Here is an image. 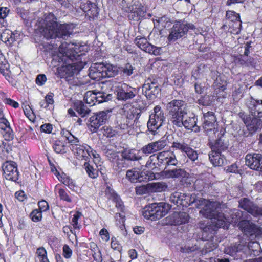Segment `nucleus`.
Here are the masks:
<instances>
[{"instance_id":"24","label":"nucleus","mask_w":262,"mask_h":262,"mask_svg":"<svg viewBox=\"0 0 262 262\" xmlns=\"http://www.w3.org/2000/svg\"><path fill=\"white\" fill-rule=\"evenodd\" d=\"M172 147L185 152L187 157L192 161H194L198 158V155L196 151L190 148L188 144L185 143L173 142Z\"/></svg>"},{"instance_id":"55","label":"nucleus","mask_w":262,"mask_h":262,"mask_svg":"<svg viewBox=\"0 0 262 262\" xmlns=\"http://www.w3.org/2000/svg\"><path fill=\"white\" fill-rule=\"evenodd\" d=\"M115 218L116 219L117 221L119 220V222L120 224V228L123 231V234L124 235L125 234L126 231L125 230L123 231L124 229L125 228L124 224V222H125L124 216L123 215H121V213H116Z\"/></svg>"},{"instance_id":"54","label":"nucleus","mask_w":262,"mask_h":262,"mask_svg":"<svg viewBox=\"0 0 262 262\" xmlns=\"http://www.w3.org/2000/svg\"><path fill=\"white\" fill-rule=\"evenodd\" d=\"M58 193L61 200L65 201L67 202H71V199L68 194V193L63 189H59Z\"/></svg>"},{"instance_id":"21","label":"nucleus","mask_w":262,"mask_h":262,"mask_svg":"<svg viewBox=\"0 0 262 262\" xmlns=\"http://www.w3.org/2000/svg\"><path fill=\"white\" fill-rule=\"evenodd\" d=\"M189 216L185 212H174L166 218L167 223L170 225H179L188 222Z\"/></svg>"},{"instance_id":"33","label":"nucleus","mask_w":262,"mask_h":262,"mask_svg":"<svg viewBox=\"0 0 262 262\" xmlns=\"http://www.w3.org/2000/svg\"><path fill=\"white\" fill-rule=\"evenodd\" d=\"M55 174L57 177L58 179L64 184L65 185L67 186L70 189L74 190L75 188L76 187L75 183L74 180L71 179L68 176L64 173H62L60 174L56 170V172Z\"/></svg>"},{"instance_id":"43","label":"nucleus","mask_w":262,"mask_h":262,"mask_svg":"<svg viewBox=\"0 0 262 262\" xmlns=\"http://www.w3.org/2000/svg\"><path fill=\"white\" fill-rule=\"evenodd\" d=\"M112 111L111 109H107L97 113L95 114V115L97 116V117H98V119L103 124L110 117L112 114Z\"/></svg>"},{"instance_id":"52","label":"nucleus","mask_w":262,"mask_h":262,"mask_svg":"<svg viewBox=\"0 0 262 262\" xmlns=\"http://www.w3.org/2000/svg\"><path fill=\"white\" fill-rule=\"evenodd\" d=\"M23 111L26 116L30 121L33 120L34 119V114L30 106L25 105L24 107H23Z\"/></svg>"},{"instance_id":"5","label":"nucleus","mask_w":262,"mask_h":262,"mask_svg":"<svg viewBox=\"0 0 262 262\" xmlns=\"http://www.w3.org/2000/svg\"><path fill=\"white\" fill-rule=\"evenodd\" d=\"M168 111V121L172 125L174 123L179 124L182 117L187 115L184 101L180 100H173L169 102L166 106Z\"/></svg>"},{"instance_id":"41","label":"nucleus","mask_w":262,"mask_h":262,"mask_svg":"<svg viewBox=\"0 0 262 262\" xmlns=\"http://www.w3.org/2000/svg\"><path fill=\"white\" fill-rule=\"evenodd\" d=\"M85 102L91 106L94 105L97 102L96 93L92 91H88L84 97Z\"/></svg>"},{"instance_id":"30","label":"nucleus","mask_w":262,"mask_h":262,"mask_svg":"<svg viewBox=\"0 0 262 262\" xmlns=\"http://www.w3.org/2000/svg\"><path fill=\"white\" fill-rule=\"evenodd\" d=\"M153 22L155 28L159 31H161L164 28H169L172 24L169 18L166 16L156 17L155 19H153Z\"/></svg>"},{"instance_id":"40","label":"nucleus","mask_w":262,"mask_h":262,"mask_svg":"<svg viewBox=\"0 0 262 262\" xmlns=\"http://www.w3.org/2000/svg\"><path fill=\"white\" fill-rule=\"evenodd\" d=\"M88 127L90 130L93 133H96L99 127L103 125L95 114L90 117Z\"/></svg>"},{"instance_id":"36","label":"nucleus","mask_w":262,"mask_h":262,"mask_svg":"<svg viewBox=\"0 0 262 262\" xmlns=\"http://www.w3.org/2000/svg\"><path fill=\"white\" fill-rule=\"evenodd\" d=\"M209 158L214 166H221L224 164L225 159L221 155V152L211 151L209 154Z\"/></svg>"},{"instance_id":"27","label":"nucleus","mask_w":262,"mask_h":262,"mask_svg":"<svg viewBox=\"0 0 262 262\" xmlns=\"http://www.w3.org/2000/svg\"><path fill=\"white\" fill-rule=\"evenodd\" d=\"M248 107L252 116L254 117H262V100L251 98L248 103Z\"/></svg>"},{"instance_id":"18","label":"nucleus","mask_w":262,"mask_h":262,"mask_svg":"<svg viewBox=\"0 0 262 262\" xmlns=\"http://www.w3.org/2000/svg\"><path fill=\"white\" fill-rule=\"evenodd\" d=\"M246 165L251 169L262 171V155L253 153L248 154L245 157Z\"/></svg>"},{"instance_id":"17","label":"nucleus","mask_w":262,"mask_h":262,"mask_svg":"<svg viewBox=\"0 0 262 262\" xmlns=\"http://www.w3.org/2000/svg\"><path fill=\"white\" fill-rule=\"evenodd\" d=\"M156 159L158 160V164L159 165L175 166L178 163L174 154L171 151H163L159 152L157 155Z\"/></svg>"},{"instance_id":"59","label":"nucleus","mask_w":262,"mask_h":262,"mask_svg":"<svg viewBox=\"0 0 262 262\" xmlns=\"http://www.w3.org/2000/svg\"><path fill=\"white\" fill-rule=\"evenodd\" d=\"M47 81V77L45 74H39L36 78V83L39 86L43 85Z\"/></svg>"},{"instance_id":"62","label":"nucleus","mask_w":262,"mask_h":262,"mask_svg":"<svg viewBox=\"0 0 262 262\" xmlns=\"http://www.w3.org/2000/svg\"><path fill=\"white\" fill-rule=\"evenodd\" d=\"M39 210L41 212H44L49 209V206L48 202L45 200L40 201L38 202Z\"/></svg>"},{"instance_id":"16","label":"nucleus","mask_w":262,"mask_h":262,"mask_svg":"<svg viewBox=\"0 0 262 262\" xmlns=\"http://www.w3.org/2000/svg\"><path fill=\"white\" fill-rule=\"evenodd\" d=\"M136 90L126 83H120L117 90V98L120 100H127L135 97Z\"/></svg>"},{"instance_id":"8","label":"nucleus","mask_w":262,"mask_h":262,"mask_svg":"<svg viewBox=\"0 0 262 262\" xmlns=\"http://www.w3.org/2000/svg\"><path fill=\"white\" fill-rule=\"evenodd\" d=\"M194 25L192 24H185L180 21L176 23L172 28L168 36L169 41H175L183 37L188 31V29H194Z\"/></svg>"},{"instance_id":"38","label":"nucleus","mask_w":262,"mask_h":262,"mask_svg":"<svg viewBox=\"0 0 262 262\" xmlns=\"http://www.w3.org/2000/svg\"><path fill=\"white\" fill-rule=\"evenodd\" d=\"M74 108L82 117H85L90 112V110L82 101H76L74 103Z\"/></svg>"},{"instance_id":"48","label":"nucleus","mask_w":262,"mask_h":262,"mask_svg":"<svg viewBox=\"0 0 262 262\" xmlns=\"http://www.w3.org/2000/svg\"><path fill=\"white\" fill-rule=\"evenodd\" d=\"M10 9L8 7H0V19L3 20L2 23L3 26H5L7 24V22L4 19L8 15Z\"/></svg>"},{"instance_id":"64","label":"nucleus","mask_w":262,"mask_h":262,"mask_svg":"<svg viewBox=\"0 0 262 262\" xmlns=\"http://www.w3.org/2000/svg\"><path fill=\"white\" fill-rule=\"evenodd\" d=\"M3 102L5 104L11 105L15 108H18L19 105L18 102L10 98H5L4 99Z\"/></svg>"},{"instance_id":"14","label":"nucleus","mask_w":262,"mask_h":262,"mask_svg":"<svg viewBox=\"0 0 262 262\" xmlns=\"http://www.w3.org/2000/svg\"><path fill=\"white\" fill-rule=\"evenodd\" d=\"M103 152L108 160L117 167L116 169L117 170H121L123 168L126 167L125 161L120 157L119 152L107 147L103 149Z\"/></svg>"},{"instance_id":"15","label":"nucleus","mask_w":262,"mask_h":262,"mask_svg":"<svg viewBox=\"0 0 262 262\" xmlns=\"http://www.w3.org/2000/svg\"><path fill=\"white\" fill-rule=\"evenodd\" d=\"M5 178L9 180L16 181L18 179L16 163L13 161H7L2 166Z\"/></svg>"},{"instance_id":"9","label":"nucleus","mask_w":262,"mask_h":262,"mask_svg":"<svg viewBox=\"0 0 262 262\" xmlns=\"http://www.w3.org/2000/svg\"><path fill=\"white\" fill-rule=\"evenodd\" d=\"M216 119L213 112L208 111L203 114L202 127L209 136L214 135L216 131Z\"/></svg>"},{"instance_id":"12","label":"nucleus","mask_w":262,"mask_h":262,"mask_svg":"<svg viewBox=\"0 0 262 262\" xmlns=\"http://www.w3.org/2000/svg\"><path fill=\"white\" fill-rule=\"evenodd\" d=\"M135 43L142 50L154 55H159L161 53V48L150 43L147 39L141 36H137L135 40Z\"/></svg>"},{"instance_id":"46","label":"nucleus","mask_w":262,"mask_h":262,"mask_svg":"<svg viewBox=\"0 0 262 262\" xmlns=\"http://www.w3.org/2000/svg\"><path fill=\"white\" fill-rule=\"evenodd\" d=\"M54 151L58 154L65 152V147L63 143L60 141H56L53 146Z\"/></svg>"},{"instance_id":"63","label":"nucleus","mask_w":262,"mask_h":262,"mask_svg":"<svg viewBox=\"0 0 262 262\" xmlns=\"http://www.w3.org/2000/svg\"><path fill=\"white\" fill-rule=\"evenodd\" d=\"M248 247L250 250L253 251H257V250L260 248L259 243L256 242H250L248 243Z\"/></svg>"},{"instance_id":"32","label":"nucleus","mask_w":262,"mask_h":262,"mask_svg":"<svg viewBox=\"0 0 262 262\" xmlns=\"http://www.w3.org/2000/svg\"><path fill=\"white\" fill-rule=\"evenodd\" d=\"M224 137L222 136L216 140L211 146V151L213 152H222L226 150L228 148V144L225 141Z\"/></svg>"},{"instance_id":"34","label":"nucleus","mask_w":262,"mask_h":262,"mask_svg":"<svg viewBox=\"0 0 262 262\" xmlns=\"http://www.w3.org/2000/svg\"><path fill=\"white\" fill-rule=\"evenodd\" d=\"M122 158L129 161H137L141 159L139 152L135 149H124L122 152Z\"/></svg>"},{"instance_id":"39","label":"nucleus","mask_w":262,"mask_h":262,"mask_svg":"<svg viewBox=\"0 0 262 262\" xmlns=\"http://www.w3.org/2000/svg\"><path fill=\"white\" fill-rule=\"evenodd\" d=\"M89 76L91 79L97 80L104 78L103 73L99 71V68H98V63L95 64L90 68Z\"/></svg>"},{"instance_id":"28","label":"nucleus","mask_w":262,"mask_h":262,"mask_svg":"<svg viewBox=\"0 0 262 262\" xmlns=\"http://www.w3.org/2000/svg\"><path fill=\"white\" fill-rule=\"evenodd\" d=\"M98 68L103 73L104 78L114 77L118 73L117 67L112 64L98 63Z\"/></svg>"},{"instance_id":"13","label":"nucleus","mask_w":262,"mask_h":262,"mask_svg":"<svg viewBox=\"0 0 262 262\" xmlns=\"http://www.w3.org/2000/svg\"><path fill=\"white\" fill-rule=\"evenodd\" d=\"M197 118L193 114H190L189 115H186L184 117H182L180 121V124L174 123L173 126L177 127H182L184 126L186 129L191 130L194 132L200 131V127L197 125Z\"/></svg>"},{"instance_id":"11","label":"nucleus","mask_w":262,"mask_h":262,"mask_svg":"<svg viewBox=\"0 0 262 262\" xmlns=\"http://www.w3.org/2000/svg\"><path fill=\"white\" fill-rule=\"evenodd\" d=\"M123 110L126 118V122L121 123L118 125L119 128L122 130L127 129L130 124V121L134 120L135 121L140 116V111L137 108L131 105H124Z\"/></svg>"},{"instance_id":"7","label":"nucleus","mask_w":262,"mask_h":262,"mask_svg":"<svg viewBox=\"0 0 262 262\" xmlns=\"http://www.w3.org/2000/svg\"><path fill=\"white\" fill-rule=\"evenodd\" d=\"M164 119V113L161 107L159 105L156 106L154 108V112L150 115L147 122L148 130L155 135L157 130L162 125Z\"/></svg>"},{"instance_id":"35","label":"nucleus","mask_w":262,"mask_h":262,"mask_svg":"<svg viewBox=\"0 0 262 262\" xmlns=\"http://www.w3.org/2000/svg\"><path fill=\"white\" fill-rule=\"evenodd\" d=\"M229 27L228 31L232 34H238L242 29V21L240 19L232 22H229L228 25H224L222 28L224 30L226 29Z\"/></svg>"},{"instance_id":"49","label":"nucleus","mask_w":262,"mask_h":262,"mask_svg":"<svg viewBox=\"0 0 262 262\" xmlns=\"http://www.w3.org/2000/svg\"><path fill=\"white\" fill-rule=\"evenodd\" d=\"M82 216L81 213L77 211L73 215V217L72 219V224L74 229H80L81 225L78 223V220Z\"/></svg>"},{"instance_id":"10","label":"nucleus","mask_w":262,"mask_h":262,"mask_svg":"<svg viewBox=\"0 0 262 262\" xmlns=\"http://www.w3.org/2000/svg\"><path fill=\"white\" fill-rule=\"evenodd\" d=\"M126 178L132 182H141L155 178L153 173L148 172L146 173L143 171H140L137 168H133L126 172Z\"/></svg>"},{"instance_id":"29","label":"nucleus","mask_w":262,"mask_h":262,"mask_svg":"<svg viewBox=\"0 0 262 262\" xmlns=\"http://www.w3.org/2000/svg\"><path fill=\"white\" fill-rule=\"evenodd\" d=\"M17 33L13 32L9 29L5 30L1 35V39L7 46H11L17 39Z\"/></svg>"},{"instance_id":"3","label":"nucleus","mask_w":262,"mask_h":262,"mask_svg":"<svg viewBox=\"0 0 262 262\" xmlns=\"http://www.w3.org/2000/svg\"><path fill=\"white\" fill-rule=\"evenodd\" d=\"M37 29L47 39H66L69 37L73 32L71 25L59 24L57 21V18L51 13L45 14V19L38 21Z\"/></svg>"},{"instance_id":"53","label":"nucleus","mask_w":262,"mask_h":262,"mask_svg":"<svg viewBox=\"0 0 262 262\" xmlns=\"http://www.w3.org/2000/svg\"><path fill=\"white\" fill-rule=\"evenodd\" d=\"M117 134V132L109 126L103 127V135L107 138H111L115 136Z\"/></svg>"},{"instance_id":"57","label":"nucleus","mask_w":262,"mask_h":262,"mask_svg":"<svg viewBox=\"0 0 262 262\" xmlns=\"http://www.w3.org/2000/svg\"><path fill=\"white\" fill-rule=\"evenodd\" d=\"M133 66L129 63H127L122 67V72L126 76L131 75L133 74Z\"/></svg>"},{"instance_id":"60","label":"nucleus","mask_w":262,"mask_h":262,"mask_svg":"<svg viewBox=\"0 0 262 262\" xmlns=\"http://www.w3.org/2000/svg\"><path fill=\"white\" fill-rule=\"evenodd\" d=\"M99 235L104 242H107L110 239L109 233L105 228H103L100 231Z\"/></svg>"},{"instance_id":"19","label":"nucleus","mask_w":262,"mask_h":262,"mask_svg":"<svg viewBox=\"0 0 262 262\" xmlns=\"http://www.w3.org/2000/svg\"><path fill=\"white\" fill-rule=\"evenodd\" d=\"M167 141L166 139L162 138L158 141L149 143L143 146L141 148V151L146 155L151 154L163 149L167 145Z\"/></svg>"},{"instance_id":"31","label":"nucleus","mask_w":262,"mask_h":262,"mask_svg":"<svg viewBox=\"0 0 262 262\" xmlns=\"http://www.w3.org/2000/svg\"><path fill=\"white\" fill-rule=\"evenodd\" d=\"M165 176L167 178H181L188 177V173L184 169L174 168L163 171Z\"/></svg>"},{"instance_id":"2","label":"nucleus","mask_w":262,"mask_h":262,"mask_svg":"<svg viewBox=\"0 0 262 262\" xmlns=\"http://www.w3.org/2000/svg\"><path fill=\"white\" fill-rule=\"evenodd\" d=\"M203 206L200 211V213L203 216L211 220L212 229L215 230L219 228L228 229V226L232 222L235 223L240 219L242 212L237 210L234 214L232 220L226 217L224 214L220 212L219 204L216 202H210L209 200L200 199L197 202V208Z\"/></svg>"},{"instance_id":"26","label":"nucleus","mask_w":262,"mask_h":262,"mask_svg":"<svg viewBox=\"0 0 262 262\" xmlns=\"http://www.w3.org/2000/svg\"><path fill=\"white\" fill-rule=\"evenodd\" d=\"M239 207L253 216L256 217L259 206L247 198H243L239 201Z\"/></svg>"},{"instance_id":"37","label":"nucleus","mask_w":262,"mask_h":262,"mask_svg":"<svg viewBox=\"0 0 262 262\" xmlns=\"http://www.w3.org/2000/svg\"><path fill=\"white\" fill-rule=\"evenodd\" d=\"M148 188L150 189V193L161 192L167 189V185L163 182H153L148 183Z\"/></svg>"},{"instance_id":"42","label":"nucleus","mask_w":262,"mask_h":262,"mask_svg":"<svg viewBox=\"0 0 262 262\" xmlns=\"http://www.w3.org/2000/svg\"><path fill=\"white\" fill-rule=\"evenodd\" d=\"M84 166L85 171L89 177L92 179H95L98 176V170L96 168H95L89 163L85 162L84 164Z\"/></svg>"},{"instance_id":"56","label":"nucleus","mask_w":262,"mask_h":262,"mask_svg":"<svg viewBox=\"0 0 262 262\" xmlns=\"http://www.w3.org/2000/svg\"><path fill=\"white\" fill-rule=\"evenodd\" d=\"M112 196L113 201L116 202V207L118 208L120 210H122L123 208V202L120 200L118 195L116 193L113 192Z\"/></svg>"},{"instance_id":"6","label":"nucleus","mask_w":262,"mask_h":262,"mask_svg":"<svg viewBox=\"0 0 262 262\" xmlns=\"http://www.w3.org/2000/svg\"><path fill=\"white\" fill-rule=\"evenodd\" d=\"M168 206L166 203H152L144 208L142 214L148 220L155 221L159 220L167 214Z\"/></svg>"},{"instance_id":"44","label":"nucleus","mask_w":262,"mask_h":262,"mask_svg":"<svg viewBox=\"0 0 262 262\" xmlns=\"http://www.w3.org/2000/svg\"><path fill=\"white\" fill-rule=\"evenodd\" d=\"M8 68L9 64L5 57L0 54V72L5 77L8 76Z\"/></svg>"},{"instance_id":"25","label":"nucleus","mask_w":262,"mask_h":262,"mask_svg":"<svg viewBox=\"0 0 262 262\" xmlns=\"http://www.w3.org/2000/svg\"><path fill=\"white\" fill-rule=\"evenodd\" d=\"M80 8L89 17L94 18L98 15V8L96 5L88 0H82L80 4Z\"/></svg>"},{"instance_id":"23","label":"nucleus","mask_w":262,"mask_h":262,"mask_svg":"<svg viewBox=\"0 0 262 262\" xmlns=\"http://www.w3.org/2000/svg\"><path fill=\"white\" fill-rule=\"evenodd\" d=\"M142 90L147 98L153 99L157 96L160 89L156 82H147L143 85Z\"/></svg>"},{"instance_id":"45","label":"nucleus","mask_w":262,"mask_h":262,"mask_svg":"<svg viewBox=\"0 0 262 262\" xmlns=\"http://www.w3.org/2000/svg\"><path fill=\"white\" fill-rule=\"evenodd\" d=\"M36 254L40 262H49L47 258V251L43 247L37 248Z\"/></svg>"},{"instance_id":"50","label":"nucleus","mask_w":262,"mask_h":262,"mask_svg":"<svg viewBox=\"0 0 262 262\" xmlns=\"http://www.w3.org/2000/svg\"><path fill=\"white\" fill-rule=\"evenodd\" d=\"M42 212L39 209H35L31 212L30 217L33 221L35 222H38L42 218Z\"/></svg>"},{"instance_id":"58","label":"nucleus","mask_w":262,"mask_h":262,"mask_svg":"<svg viewBox=\"0 0 262 262\" xmlns=\"http://www.w3.org/2000/svg\"><path fill=\"white\" fill-rule=\"evenodd\" d=\"M155 158H156L155 155L150 156L146 163V167L150 169H154L156 167L155 164L153 162Z\"/></svg>"},{"instance_id":"1","label":"nucleus","mask_w":262,"mask_h":262,"mask_svg":"<svg viewBox=\"0 0 262 262\" xmlns=\"http://www.w3.org/2000/svg\"><path fill=\"white\" fill-rule=\"evenodd\" d=\"M79 47L74 43H62L59 47L57 55H54L53 59L59 62H63L61 71L66 78L72 77L78 73L84 67L81 61V54L78 53Z\"/></svg>"},{"instance_id":"20","label":"nucleus","mask_w":262,"mask_h":262,"mask_svg":"<svg viewBox=\"0 0 262 262\" xmlns=\"http://www.w3.org/2000/svg\"><path fill=\"white\" fill-rule=\"evenodd\" d=\"M0 133L6 141H10L14 138V133L10 123L3 117L0 118Z\"/></svg>"},{"instance_id":"4","label":"nucleus","mask_w":262,"mask_h":262,"mask_svg":"<svg viewBox=\"0 0 262 262\" xmlns=\"http://www.w3.org/2000/svg\"><path fill=\"white\" fill-rule=\"evenodd\" d=\"M61 133L70 144V149L77 158L86 161L92 156L94 159L99 158V155L95 151H93L90 146L85 144H79V139L68 130H63Z\"/></svg>"},{"instance_id":"51","label":"nucleus","mask_w":262,"mask_h":262,"mask_svg":"<svg viewBox=\"0 0 262 262\" xmlns=\"http://www.w3.org/2000/svg\"><path fill=\"white\" fill-rule=\"evenodd\" d=\"M226 17L229 22L236 21L240 19L239 14L232 11H227Z\"/></svg>"},{"instance_id":"22","label":"nucleus","mask_w":262,"mask_h":262,"mask_svg":"<svg viewBox=\"0 0 262 262\" xmlns=\"http://www.w3.org/2000/svg\"><path fill=\"white\" fill-rule=\"evenodd\" d=\"M238 227L246 235H252L257 233L258 227L249 220H242L239 222Z\"/></svg>"},{"instance_id":"47","label":"nucleus","mask_w":262,"mask_h":262,"mask_svg":"<svg viewBox=\"0 0 262 262\" xmlns=\"http://www.w3.org/2000/svg\"><path fill=\"white\" fill-rule=\"evenodd\" d=\"M136 192L137 194L143 195L150 193L148 188V184L145 185L138 186L136 187Z\"/></svg>"},{"instance_id":"61","label":"nucleus","mask_w":262,"mask_h":262,"mask_svg":"<svg viewBox=\"0 0 262 262\" xmlns=\"http://www.w3.org/2000/svg\"><path fill=\"white\" fill-rule=\"evenodd\" d=\"M72 254V250L70 249L69 246L65 245L63 247V255L66 258H69L71 257Z\"/></svg>"}]
</instances>
